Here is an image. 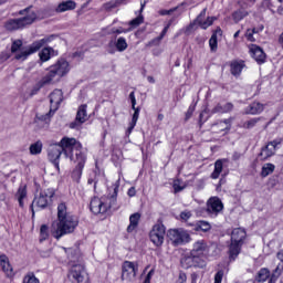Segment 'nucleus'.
I'll use <instances>...</instances> for the list:
<instances>
[{"label":"nucleus","mask_w":283,"mask_h":283,"mask_svg":"<svg viewBox=\"0 0 283 283\" xmlns=\"http://www.w3.org/2000/svg\"><path fill=\"white\" fill-rule=\"evenodd\" d=\"M77 227L78 219L67 211L65 203H60L57 206V220L51 226V235H53L55 240H61L63 235L74 233Z\"/></svg>","instance_id":"nucleus-1"},{"label":"nucleus","mask_w":283,"mask_h":283,"mask_svg":"<svg viewBox=\"0 0 283 283\" xmlns=\"http://www.w3.org/2000/svg\"><path fill=\"white\" fill-rule=\"evenodd\" d=\"M59 145L62 147L63 154L69 156L71 154V160L76 163L75 170L73 171L74 178H81L83 174V168L85 167V161L87 160V155L83 153V145L74 137H63Z\"/></svg>","instance_id":"nucleus-2"},{"label":"nucleus","mask_w":283,"mask_h":283,"mask_svg":"<svg viewBox=\"0 0 283 283\" xmlns=\"http://www.w3.org/2000/svg\"><path fill=\"white\" fill-rule=\"evenodd\" d=\"M70 62L67 60H59L55 64L49 67L48 74L42 78V81L38 82L36 85L33 87L31 95L34 96L41 90V87H45V85H52L57 81H61L63 76L70 74Z\"/></svg>","instance_id":"nucleus-3"},{"label":"nucleus","mask_w":283,"mask_h":283,"mask_svg":"<svg viewBox=\"0 0 283 283\" xmlns=\"http://www.w3.org/2000/svg\"><path fill=\"white\" fill-rule=\"evenodd\" d=\"M45 43H50L49 38L38 40L29 46H23V41L15 40L12 42L11 45V54L14 55L15 61H27L28 56H31V54H35V52H39L43 48V45H45Z\"/></svg>","instance_id":"nucleus-4"},{"label":"nucleus","mask_w":283,"mask_h":283,"mask_svg":"<svg viewBox=\"0 0 283 283\" xmlns=\"http://www.w3.org/2000/svg\"><path fill=\"white\" fill-rule=\"evenodd\" d=\"M207 251H209V247L205 240L196 241L191 250V256H187L181 261L182 266H185V269H189V266L205 269L207 263L205 260L200 259V256L206 254Z\"/></svg>","instance_id":"nucleus-5"},{"label":"nucleus","mask_w":283,"mask_h":283,"mask_svg":"<svg viewBox=\"0 0 283 283\" xmlns=\"http://www.w3.org/2000/svg\"><path fill=\"white\" fill-rule=\"evenodd\" d=\"M22 18L8 20L4 24L6 30L9 32H14L17 30H23L28 25H32L36 21V13L32 11L31 8L23 9L19 11Z\"/></svg>","instance_id":"nucleus-6"},{"label":"nucleus","mask_w":283,"mask_h":283,"mask_svg":"<svg viewBox=\"0 0 283 283\" xmlns=\"http://www.w3.org/2000/svg\"><path fill=\"white\" fill-rule=\"evenodd\" d=\"M244 238H247V232L244 231V229L235 228L232 231L231 243L229 247L230 260H235V258H238V255H240V249H242Z\"/></svg>","instance_id":"nucleus-7"},{"label":"nucleus","mask_w":283,"mask_h":283,"mask_svg":"<svg viewBox=\"0 0 283 283\" xmlns=\"http://www.w3.org/2000/svg\"><path fill=\"white\" fill-rule=\"evenodd\" d=\"M114 202H116V188H115V196L111 198V202L107 203V198H98L94 197L91 200V211L95 216H98L99 213H107V209H109Z\"/></svg>","instance_id":"nucleus-8"},{"label":"nucleus","mask_w":283,"mask_h":283,"mask_svg":"<svg viewBox=\"0 0 283 283\" xmlns=\"http://www.w3.org/2000/svg\"><path fill=\"white\" fill-rule=\"evenodd\" d=\"M69 280L72 283H90V275L83 264L76 263L71 266Z\"/></svg>","instance_id":"nucleus-9"},{"label":"nucleus","mask_w":283,"mask_h":283,"mask_svg":"<svg viewBox=\"0 0 283 283\" xmlns=\"http://www.w3.org/2000/svg\"><path fill=\"white\" fill-rule=\"evenodd\" d=\"M50 103H51V108L50 112L46 113L45 115H40L38 118L39 120H44V123H50V117L56 109H59V105L63 103V91L62 90H55L50 94Z\"/></svg>","instance_id":"nucleus-10"},{"label":"nucleus","mask_w":283,"mask_h":283,"mask_svg":"<svg viewBox=\"0 0 283 283\" xmlns=\"http://www.w3.org/2000/svg\"><path fill=\"white\" fill-rule=\"evenodd\" d=\"M165 235H167V228L163 222L155 223L149 231V240L155 247L165 244Z\"/></svg>","instance_id":"nucleus-11"},{"label":"nucleus","mask_w":283,"mask_h":283,"mask_svg":"<svg viewBox=\"0 0 283 283\" xmlns=\"http://www.w3.org/2000/svg\"><path fill=\"white\" fill-rule=\"evenodd\" d=\"M168 240L175 245L180 247V244H187L191 242V235L185 229H170L168 230Z\"/></svg>","instance_id":"nucleus-12"},{"label":"nucleus","mask_w":283,"mask_h":283,"mask_svg":"<svg viewBox=\"0 0 283 283\" xmlns=\"http://www.w3.org/2000/svg\"><path fill=\"white\" fill-rule=\"evenodd\" d=\"M138 273V262L124 261L122 265V280L124 282H134Z\"/></svg>","instance_id":"nucleus-13"},{"label":"nucleus","mask_w":283,"mask_h":283,"mask_svg":"<svg viewBox=\"0 0 283 283\" xmlns=\"http://www.w3.org/2000/svg\"><path fill=\"white\" fill-rule=\"evenodd\" d=\"M52 198H54V191L48 189L40 192L39 197L33 200L32 207H38L39 209H45L50 205Z\"/></svg>","instance_id":"nucleus-14"},{"label":"nucleus","mask_w":283,"mask_h":283,"mask_svg":"<svg viewBox=\"0 0 283 283\" xmlns=\"http://www.w3.org/2000/svg\"><path fill=\"white\" fill-rule=\"evenodd\" d=\"M87 120V105H81L77 109L76 118L70 124L71 129H80L81 125Z\"/></svg>","instance_id":"nucleus-15"},{"label":"nucleus","mask_w":283,"mask_h":283,"mask_svg":"<svg viewBox=\"0 0 283 283\" xmlns=\"http://www.w3.org/2000/svg\"><path fill=\"white\" fill-rule=\"evenodd\" d=\"M224 209V205L222 203V200L218 197H211L207 201V212L211 213L212 216H218L220 211Z\"/></svg>","instance_id":"nucleus-16"},{"label":"nucleus","mask_w":283,"mask_h":283,"mask_svg":"<svg viewBox=\"0 0 283 283\" xmlns=\"http://www.w3.org/2000/svg\"><path fill=\"white\" fill-rule=\"evenodd\" d=\"M61 154H63V148L61 144H51L48 148V156L51 163H54L56 169H59V158H61Z\"/></svg>","instance_id":"nucleus-17"},{"label":"nucleus","mask_w":283,"mask_h":283,"mask_svg":"<svg viewBox=\"0 0 283 283\" xmlns=\"http://www.w3.org/2000/svg\"><path fill=\"white\" fill-rule=\"evenodd\" d=\"M205 17H207V9H203L196 18V23L201 30H207L208 28H211V25H213V22L218 19L216 17H208L205 20Z\"/></svg>","instance_id":"nucleus-18"},{"label":"nucleus","mask_w":283,"mask_h":283,"mask_svg":"<svg viewBox=\"0 0 283 283\" xmlns=\"http://www.w3.org/2000/svg\"><path fill=\"white\" fill-rule=\"evenodd\" d=\"M281 144L282 142H277V140L270 142L264 148H262L260 153L261 160H269L271 156H275L277 145H281Z\"/></svg>","instance_id":"nucleus-19"},{"label":"nucleus","mask_w":283,"mask_h":283,"mask_svg":"<svg viewBox=\"0 0 283 283\" xmlns=\"http://www.w3.org/2000/svg\"><path fill=\"white\" fill-rule=\"evenodd\" d=\"M231 123H233V119L231 118L219 120L212 125L211 129L214 134H229L231 130Z\"/></svg>","instance_id":"nucleus-20"},{"label":"nucleus","mask_w":283,"mask_h":283,"mask_svg":"<svg viewBox=\"0 0 283 283\" xmlns=\"http://www.w3.org/2000/svg\"><path fill=\"white\" fill-rule=\"evenodd\" d=\"M0 266L6 273L7 277H14V270L12 269L10 260L6 256V254L0 255Z\"/></svg>","instance_id":"nucleus-21"},{"label":"nucleus","mask_w":283,"mask_h":283,"mask_svg":"<svg viewBox=\"0 0 283 283\" xmlns=\"http://www.w3.org/2000/svg\"><path fill=\"white\" fill-rule=\"evenodd\" d=\"M250 52L256 63H264L266 60V54H264V51L255 44L250 48Z\"/></svg>","instance_id":"nucleus-22"},{"label":"nucleus","mask_w":283,"mask_h":283,"mask_svg":"<svg viewBox=\"0 0 283 283\" xmlns=\"http://www.w3.org/2000/svg\"><path fill=\"white\" fill-rule=\"evenodd\" d=\"M70 10H76V2L73 0H66L57 4L55 12L61 14L63 12H69Z\"/></svg>","instance_id":"nucleus-23"},{"label":"nucleus","mask_w":283,"mask_h":283,"mask_svg":"<svg viewBox=\"0 0 283 283\" xmlns=\"http://www.w3.org/2000/svg\"><path fill=\"white\" fill-rule=\"evenodd\" d=\"M224 163H227V159H218L214 163V169L210 175V178H212V180H218V178H220V174H222V169H224Z\"/></svg>","instance_id":"nucleus-24"},{"label":"nucleus","mask_w":283,"mask_h":283,"mask_svg":"<svg viewBox=\"0 0 283 283\" xmlns=\"http://www.w3.org/2000/svg\"><path fill=\"white\" fill-rule=\"evenodd\" d=\"M263 112H264V104L260 102H254L245 108V114L255 115V114H262Z\"/></svg>","instance_id":"nucleus-25"},{"label":"nucleus","mask_w":283,"mask_h":283,"mask_svg":"<svg viewBox=\"0 0 283 283\" xmlns=\"http://www.w3.org/2000/svg\"><path fill=\"white\" fill-rule=\"evenodd\" d=\"M138 222H140V213L138 212L133 213L129 217V226L127 227V232L132 233L136 231V229L138 228Z\"/></svg>","instance_id":"nucleus-26"},{"label":"nucleus","mask_w":283,"mask_h":283,"mask_svg":"<svg viewBox=\"0 0 283 283\" xmlns=\"http://www.w3.org/2000/svg\"><path fill=\"white\" fill-rule=\"evenodd\" d=\"M218 36H222V29L220 28H217V30L209 40L211 52H216V50H218Z\"/></svg>","instance_id":"nucleus-27"},{"label":"nucleus","mask_w":283,"mask_h":283,"mask_svg":"<svg viewBox=\"0 0 283 283\" xmlns=\"http://www.w3.org/2000/svg\"><path fill=\"white\" fill-rule=\"evenodd\" d=\"M133 109H134L133 118L126 130L127 136H129L132 132H134V127H136V124L138 123V117L140 116V108H133Z\"/></svg>","instance_id":"nucleus-28"},{"label":"nucleus","mask_w":283,"mask_h":283,"mask_svg":"<svg viewBox=\"0 0 283 283\" xmlns=\"http://www.w3.org/2000/svg\"><path fill=\"white\" fill-rule=\"evenodd\" d=\"M242 70H244L243 61H234L231 63V74H233V76H240Z\"/></svg>","instance_id":"nucleus-29"},{"label":"nucleus","mask_w":283,"mask_h":283,"mask_svg":"<svg viewBox=\"0 0 283 283\" xmlns=\"http://www.w3.org/2000/svg\"><path fill=\"white\" fill-rule=\"evenodd\" d=\"M15 198L19 202V206L24 207L23 200L28 198V190L25 189V186H21L18 189V192L15 193Z\"/></svg>","instance_id":"nucleus-30"},{"label":"nucleus","mask_w":283,"mask_h":283,"mask_svg":"<svg viewBox=\"0 0 283 283\" xmlns=\"http://www.w3.org/2000/svg\"><path fill=\"white\" fill-rule=\"evenodd\" d=\"M282 273H283V263H279L270 276V283L277 282V279L280 277V275H282Z\"/></svg>","instance_id":"nucleus-31"},{"label":"nucleus","mask_w":283,"mask_h":283,"mask_svg":"<svg viewBox=\"0 0 283 283\" xmlns=\"http://www.w3.org/2000/svg\"><path fill=\"white\" fill-rule=\"evenodd\" d=\"M52 48L42 49V52L39 53L40 61H42V63H48V61L52 59Z\"/></svg>","instance_id":"nucleus-32"},{"label":"nucleus","mask_w":283,"mask_h":283,"mask_svg":"<svg viewBox=\"0 0 283 283\" xmlns=\"http://www.w3.org/2000/svg\"><path fill=\"white\" fill-rule=\"evenodd\" d=\"M127 3V0H112L103 6L104 10H114V8H118V6H123Z\"/></svg>","instance_id":"nucleus-33"},{"label":"nucleus","mask_w":283,"mask_h":283,"mask_svg":"<svg viewBox=\"0 0 283 283\" xmlns=\"http://www.w3.org/2000/svg\"><path fill=\"white\" fill-rule=\"evenodd\" d=\"M269 277H271V271H269L266 268H263L259 271L256 280L258 282H266Z\"/></svg>","instance_id":"nucleus-34"},{"label":"nucleus","mask_w":283,"mask_h":283,"mask_svg":"<svg viewBox=\"0 0 283 283\" xmlns=\"http://www.w3.org/2000/svg\"><path fill=\"white\" fill-rule=\"evenodd\" d=\"M245 17H249V11L247 10H238L232 14V19L235 23H240Z\"/></svg>","instance_id":"nucleus-35"},{"label":"nucleus","mask_w":283,"mask_h":283,"mask_svg":"<svg viewBox=\"0 0 283 283\" xmlns=\"http://www.w3.org/2000/svg\"><path fill=\"white\" fill-rule=\"evenodd\" d=\"M30 154L32 155V156H36V155H39V154H41V151H43V143H41V142H35L34 144H32L31 146H30Z\"/></svg>","instance_id":"nucleus-36"},{"label":"nucleus","mask_w":283,"mask_h":283,"mask_svg":"<svg viewBox=\"0 0 283 283\" xmlns=\"http://www.w3.org/2000/svg\"><path fill=\"white\" fill-rule=\"evenodd\" d=\"M115 48L117 52H125L128 48L127 40L125 38H118L115 43Z\"/></svg>","instance_id":"nucleus-37"},{"label":"nucleus","mask_w":283,"mask_h":283,"mask_svg":"<svg viewBox=\"0 0 283 283\" xmlns=\"http://www.w3.org/2000/svg\"><path fill=\"white\" fill-rule=\"evenodd\" d=\"M50 238V228L46 224H42L40 228V242H45Z\"/></svg>","instance_id":"nucleus-38"},{"label":"nucleus","mask_w":283,"mask_h":283,"mask_svg":"<svg viewBox=\"0 0 283 283\" xmlns=\"http://www.w3.org/2000/svg\"><path fill=\"white\" fill-rule=\"evenodd\" d=\"M211 230V224H209V222L207 221H199L196 226H195V231H203V233H207V231Z\"/></svg>","instance_id":"nucleus-39"},{"label":"nucleus","mask_w":283,"mask_h":283,"mask_svg":"<svg viewBox=\"0 0 283 283\" xmlns=\"http://www.w3.org/2000/svg\"><path fill=\"white\" fill-rule=\"evenodd\" d=\"M273 171H275V165H273V164H265L262 167L261 176L263 178H266V176H270V174H273Z\"/></svg>","instance_id":"nucleus-40"},{"label":"nucleus","mask_w":283,"mask_h":283,"mask_svg":"<svg viewBox=\"0 0 283 283\" xmlns=\"http://www.w3.org/2000/svg\"><path fill=\"white\" fill-rule=\"evenodd\" d=\"M144 21H145V18H143V15H138L137 18L128 22V25H130L128 30L133 31L134 28H138V25H142Z\"/></svg>","instance_id":"nucleus-41"},{"label":"nucleus","mask_w":283,"mask_h":283,"mask_svg":"<svg viewBox=\"0 0 283 283\" xmlns=\"http://www.w3.org/2000/svg\"><path fill=\"white\" fill-rule=\"evenodd\" d=\"M231 109H233V104H231V103H227V104H224L223 106H217L216 108H214V112H221V113H223V114H227V112H231Z\"/></svg>","instance_id":"nucleus-42"},{"label":"nucleus","mask_w":283,"mask_h":283,"mask_svg":"<svg viewBox=\"0 0 283 283\" xmlns=\"http://www.w3.org/2000/svg\"><path fill=\"white\" fill-rule=\"evenodd\" d=\"M259 122H260V118H252V119L245 122L243 124V127L245 129H253V127H255V125H258Z\"/></svg>","instance_id":"nucleus-43"},{"label":"nucleus","mask_w":283,"mask_h":283,"mask_svg":"<svg viewBox=\"0 0 283 283\" xmlns=\"http://www.w3.org/2000/svg\"><path fill=\"white\" fill-rule=\"evenodd\" d=\"M127 32H132V29H124L123 27L113 28L109 34H127Z\"/></svg>","instance_id":"nucleus-44"},{"label":"nucleus","mask_w":283,"mask_h":283,"mask_svg":"<svg viewBox=\"0 0 283 283\" xmlns=\"http://www.w3.org/2000/svg\"><path fill=\"white\" fill-rule=\"evenodd\" d=\"M23 283H41L34 274H28L23 279Z\"/></svg>","instance_id":"nucleus-45"},{"label":"nucleus","mask_w":283,"mask_h":283,"mask_svg":"<svg viewBox=\"0 0 283 283\" xmlns=\"http://www.w3.org/2000/svg\"><path fill=\"white\" fill-rule=\"evenodd\" d=\"M224 277V271H218L214 275V283H222V279Z\"/></svg>","instance_id":"nucleus-46"},{"label":"nucleus","mask_w":283,"mask_h":283,"mask_svg":"<svg viewBox=\"0 0 283 283\" xmlns=\"http://www.w3.org/2000/svg\"><path fill=\"white\" fill-rule=\"evenodd\" d=\"M174 189H175L176 193H178V191H182V189H185V186H182V182L180 180H175Z\"/></svg>","instance_id":"nucleus-47"},{"label":"nucleus","mask_w":283,"mask_h":283,"mask_svg":"<svg viewBox=\"0 0 283 283\" xmlns=\"http://www.w3.org/2000/svg\"><path fill=\"white\" fill-rule=\"evenodd\" d=\"M191 211L189 210H185L180 213V219L184 220V222H187V220H189V218H191Z\"/></svg>","instance_id":"nucleus-48"},{"label":"nucleus","mask_w":283,"mask_h":283,"mask_svg":"<svg viewBox=\"0 0 283 283\" xmlns=\"http://www.w3.org/2000/svg\"><path fill=\"white\" fill-rule=\"evenodd\" d=\"M196 20L190 23L186 29H185V34H191V32H193V30H196Z\"/></svg>","instance_id":"nucleus-49"},{"label":"nucleus","mask_w":283,"mask_h":283,"mask_svg":"<svg viewBox=\"0 0 283 283\" xmlns=\"http://www.w3.org/2000/svg\"><path fill=\"white\" fill-rule=\"evenodd\" d=\"M8 59H10V53H8V52L0 53V63H6V61H8Z\"/></svg>","instance_id":"nucleus-50"},{"label":"nucleus","mask_w":283,"mask_h":283,"mask_svg":"<svg viewBox=\"0 0 283 283\" xmlns=\"http://www.w3.org/2000/svg\"><path fill=\"white\" fill-rule=\"evenodd\" d=\"M245 36H247L248 41H251V43L255 42V38L253 36L251 29H248Z\"/></svg>","instance_id":"nucleus-51"},{"label":"nucleus","mask_w":283,"mask_h":283,"mask_svg":"<svg viewBox=\"0 0 283 283\" xmlns=\"http://www.w3.org/2000/svg\"><path fill=\"white\" fill-rule=\"evenodd\" d=\"M174 12H176V8L170 9V10H160V11H159V14H160L161 17H166L167 14H174Z\"/></svg>","instance_id":"nucleus-52"},{"label":"nucleus","mask_w":283,"mask_h":283,"mask_svg":"<svg viewBox=\"0 0 283 283\" xmlns=\"http://www.w3.org/2000/svg\"><path fill=\"white\" fill-rule=\"evenodd\" d=\"M178 282H179V283H185V282H187V274L184 273V272H180V273H179V276H178Z\"/></svg>","instance_id":"nucleus-53"},{"label":"nucleus","mask_w":283,"mask_h":283,"mask_svg":"<svg viewBox=\"0 0 283 283\" xmlns=\"http://www.w3.org/2000/svg\"><path fill=\"white\" fill-rule=\"evenodd\" d=\"M127 193L129 198H134V196H136V188L134 187L129 188Z\"/></svg>","instance_id":"nucleus-54"},{"label":"nucleus","mask_w":283,"mask_h":283,"mask_svg":"<svg viewBox=\"0 0 283 283\" xmlns=\"http://www.w3.org/2000/svg\"><path fill=\"white\" fill-rule=\"evenodd\" d=\"M262 30H264V25H261L259 28H254V29L251 30V32L253 34H258V33L262 32Z\"/></svg>","instance_id":"nucleus-55"},{"label":"nucleus","mask_w":283,"mask_h":283,"mask_svg":"<svg viewBox=\"0 0 283 283\" xmlns=\"http://www.w3.org/2000/svg\"><path fill=\"white\" fill-rule=\"evenodd\" d=\"M276 258H277V260H280V264H283V250H280L276 253Z\"/></svg>","instance_id":"nucleus-56"},{"label":"nucleus","mask_w":283,"mask_h":283,"mask_svg":"<svg viewBox=\"0 0 283 283\" xmlns=\"http://www.w3.org/2000/svg\"><path fill=\"white\" fill-rule=\"evenodd\" d=\"M191 283H198V274L196 273L191 274Z\"/></svg>","instance_id":"nucleus-57"},{"label":"nucleus","mask_w":283,"mask_h":283,"mask_svg":"<svg viewBox=\"0 0 283 283\" xmlns=\"http://www.w3.org/2000/svg\"><path fill=\"white\" fill-rule=\"evenodd\" d=\"M169 30V27L164 28L161 35L159 39H163V36H165L167 34V31Z\"/></svg>","instance_id":"nucleus-58"},{"label":"nucleus","mask_w":283,"mask_h":283,"mask_svg":"<svg viewBox=\"0 0 283 283\" xmlns=\"http://www.w3.org/2000/svg\"><path fill=\"white\" fill-rule=\"evenodd\" d=\"M129 99H130V102H133V101L136 99V94H135L134 92H132V93L129 94Z\"/></svg>","instance_id":"nucleus-59"},{"label":"nucleus","mask_w":283,"mask_h":283,"mask_svg":"<svg viewBox=\"0 0 283 283\" xmlns=\"http://www.w3.org/2000/svg\"><path fill=\"white\" fill-rule=\"evenodd\" d=\"M191 114H193V111L189 108V111L187 112L186 118H191Z\"/></svg>","instance_id":"nucleus-60"},{"label":"nucleus","mask_w":283,"mask_h":283,"mask_svg":"<svg viewBox=\"0 0 283 283\" xmlns=\"http://www.w3.org/2000/svg\"><path fill=\"white\" fill-rule=\"evenodd\" d=\"M279 43L280 45H283V32L279 36Z\"/></svg>","instance_id":"nucleus-61"},{"label":"nucleus","mask_w":283,"mask_h":283,"mask_svg":"<svg viewBox=\"0 0 283 283\" xmlns=\"http://www.w3.org/2000/svg\"><path fill=\"white\" fill-rule=\"evenodd\" d=\"M147 81H148V83H156V80H154V77H151V76H148Z\"/></svg>","instance_id":"nucleus-62"},{"label":"nucleus","mask_w":283,"mask_h":283,"mask_svg":"<svg viewBox=\"0 0 283 283\" xmlns=\"http://www.w3.org/2000/svg\"><path fill=\"white\" fill-rule=\"evenodd\" d=\"M132 109H136L137 107H136V99H133L132 102Z\"/></svg>","instance_id":"nucleus-63"},{"label":"nucleus","mask_w":283,"mask_h":283,"mask_svg":"<svg viewBox=\"0 0 283 283\" xmlns=\"http://www.w3.org/2000/svg\"><path fill=\"white\" fill-rule=\"evenodd\" d=\"M150 277H151V272H149V273L147 274V277H146V280H145V283H148L149 280H150Z\"/></svg>","instance_id":"nucleus-64"}]
</instances>
